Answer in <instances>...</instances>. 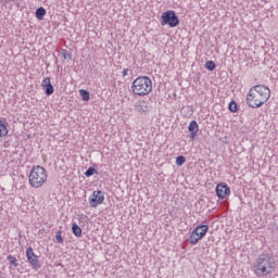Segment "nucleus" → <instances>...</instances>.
Masks as SVG:
<instances>
[{"instance_id": "nucleus-25", "label": "nucleus", "mask_w": 278, "mask_h": 278, "mask_svg": "<svg viewBox=\"0 0 278 278\" xmlns=\"http://www.w3.org/2000/svg\"><path fill=\"white\" fill-rule=\"evenodd\" d=\"M5 1V3H8L9 1H16V0H4Z\"/></svg>"}, {"instance_id": "nucleus-20", "label": "nucleus", "mask_w": 278, "mask_h": 278, "mask_svg": "<svg viewBox=\"0 0 278 278\" xmlns=\"http://www.w3.org/2000/svg\"><path fill=\"white\" fill-rule=\"evenodd\" d=\"M7 260L12 264V266H18V260H16L12 254H9Z\"/></svg>"}, {"instance_id": "nucleus-23", "label": "nucleus", "mask_w": 278, "mask_h": 278, "mask_svg": "<svg viewBox=\"0 0 278 278\" xmlns=\"http://www.w3.org/2000/svg\"><path fill=\"white\" fill-rule=\"evenodd\" d=\"M55 238L58 244H62V242H64V238H62V230L56 231Z\"/></svg>"}, {"instance_id": "nucleus-14", "label": "nucleus", "mask_w": 278, "mask_h": 278, "mask_svg": "<svg viewBox=\"0 0 278 278\" xmlns=\"http://www.w3.org/2000/svg\"><path fill=\"white\" fill-rule=\"evenodd\" d=\"M35 15L38 21H45V16H47V10L40 7L36 10Z\"/></svg>"}, {"instance_id": "nucleus-24", "label": "nucleus", "mask_w": 278, "mask_h": 278, "mask_svg": "<svg viewBox=\"0 0 278 278\" xmlns=\"http://www.w3.org/2000/svg\"><path fill=\"white\" fill-rule=\"evenodd\" d=\"M128 73H129V70L127 68L123 70L122 72L123 77H127Z\"/></svg>"}, {"instance_id": "nucleus-26", "label": "nucleus", "mask_w": 278, "mask_h": 278, "mask_svg": "<svg viewBox=\"0 0 278 278\" xmlns=\"http://www.w3.org/2000/svg\"><path fill=\"white\" fill-rule=\"evenodd\" d=\"M0 278H3V273L0 271Z\"/></svg>"}, {"instance_id": "nucleus-11", "label": "nucleus", "mask_w": 278, "mask_h": 278, "mask_svg": "<svg viewBox=\"0 0 278 278\" xmlns=\"http://www.w3.org/2000/svg\"><path fill=\"white\" fill-rule=\"evenodd\" d=\"M41 86L42 88H45L47 97H51V94H53L54 89L53 85L51 84V78H45L41 83Z\"/></svg>"}, {"instance_id": "nucleus-21", "label": "nucleus", "mask_w": 278, "mask_h": 278, "mask_svg": "<svg viewBox=\"0 0 278 278\" xmlns=\"http://www.w3.org/2000/svg\"><path fill=\"white\" fill-rule=\"evenodd\" d=\"M176 164H177V166H184V164H186V156H184V155L177 156Z\"/></svg>"}, {"instance_id": "nucleus-16", "label": "nucleus", "mask_w": 278, "mask_h": 278, "mask_svg": "<svg viewBox=\"0 0 278 278\" xmlns=\"http://www.w3.org/2000/svg\"><path fill=\"white\" fill-rule=\"evenodd\" d=\"M79 94H80L83 101H90V91H88L86 89H80Z\"/></svg>"}, {"instance_id": "nucleus-8", "label": "nucleus", "mask_w": 278, "mask_h": 278, "mask_svg": "<svg viewBox=\"0 0 278 278\" xmlns=\"http://www.w3.org/2000/svg\"><path fill=\"white\" fill-rule=\"evenodd\" d=\"M26 257H27V262H28V264H30L31 268H34L35 270H38V268H40V261H38V255H36V253H34L33 248H27Z\"/></svg>"}, {"instance_id": "nucleus-13", "label": "nucleus", "mask_w": 278, "mask_h": 278, "mask_svg": "<svg viewBox=\"0 0 278 278\" xmlns=\"http://www.w3.org/2000/svg\"><path fill=\"white\" fill-rule=\"evenodd\" d=\"M8 127H10L8 119L7 118L0 119V138H5V136H8L9 134Z\"/></svg>"}, {"instance_id": "nucleus-5", "label": "nucleus", "mask_w": 278, "mask_h": 278, "mask_svg": "<svg viewBox=\"0 0 278 278\" xmlns=\"http://www.w3.org/2000/svg\"><path fill=\"white\" fill-rule=\"evenodd\" d=\"M207 231H210L208 225L197 226L195 229H193L189 236L190 244H198L199 240H203V238H205Z\"/></svg>"}, {"instance_id": "nucleus-15", "label": "nucleus", "mask_w": 278, "mask_h": 278, "mask_svg": "<svg viewBox=\"0 0 278 278\" xmlns=\"http://www.w3.org/2000/svg\"><path fill=\"white\" fill-rule=\"evenodd\" d=\"M72 231L76 238H81V228L77 223L72 224Z\"/></svg>"}, {"instance_id": "nucleus-17", "label": "nucleus", "mask_w": 278, "mask_h": 278, "mask_svg": "<svg viewBox=\"0 0 278 278\" xmlns=\"http://www.w3.org/2000/svg\"><path fill=\"white\" fill-rule=\"evenodd\" d=\"M61 55L63 60H68V61L73 60V54H71V52H68V50L66 49L61 50Z\"/></svg>"}, {"instance_id": "nucleus-3", "label": "nucleus", "mask_w": 278, "mask_h": 278, "mask_svg": "<svg viewBox=\"0 0 278 278\" xmlns=\"http://www.w3.org/2000/svg\"><path fill=\"white\" fill-rule=\"evenodd\" d=\"M131 91L137 97H147V94H151L153 91V81L149 76H139L132 81Z\"/></svg>"}, {"instance_id": "nucleus-7", "label": "nucleus", "mask_w": 278, "mask_h": 278, "mask_svg": "<svg viewBox=\"0 0 278 278\" xmlns=\"http://www.w3.org/2000/svg\"><path fill=\"white\" fill-rule=\"evenodd\" d=\"M105 201V194L101 190H96L89 198L90 207H99Z\"/></svg>"}, {"instance_id": "nucleus-12", "label": "nucleus", "mask_w": 278, "mask_h": 278, "mask_svg": "<svg viewBox=\"0 0 278 278\" xmlns=\"http://www.w3.org/2000/svg\"><path fill=\"white\" fill-rule=\"evenodd\" d=\"M188 129H189V138L191 140H194V138H197V134H199V124L197 123V121H191L189 126H188Z\"/></svg>"}, {"instance_id": "nucleus-19", "label": "nucleus", "mask_w": 278, "mask_h": 278, "mask_svg": "<svg viewBox=\"0 0 278 278\" xmlns=\"http://www.w3.org/2000/svg\"><path fill=\"white\" fill-rule=\"evenodd\" d=\"M85 175L87 177H92V175H99V172L94 167H89L86 172Z\"/></svg>"}, {"instance_id": "nucleus-18", "label": "nucleus", "mask_w": 278, "mask_h": 278, "mask_svg": "<svg viewBox=\"0 0 278 278\" xmlns=\"http://www.w3.org/2000/svg\"><path fill=\"white\" fill-rule=\"evenodd\" d=\"M228 110L232 113H236L238 112V103L236 101H231L229 104H228Z\"/></svg>"}, {"instance_id": "nucleus-22", "label": "nucleus", "mask_w": 278, "mask_h": 278, "mask_svg": "<svg viewBox=\"0 0 278 278\" xmlns=\"http://www.w3.org/2000/svg\"><path fill=\"white\" fill-rule=\"evenodd\" d=\"M205 68H207V71H214L216 68V63H214V61H207L205 63Z\"/></svg>"}, {"instance_id": "nucleus-10", "label": "nucleus", "mask_w": 278, "mask_h": 278, "mask_svg": "<svg viewBox=\"0 0 278 278\" xmlns=\"http://www.w3.org/2000/svg\"><path fill=\"white\" fill-rule=\"evenodd\" d=\"M135 108L139 114H147L148 112H151V105H149V102L144 100H139Z\"/></svg>"}, {"instance_id": "nucleus-1", "label": "nucleus", "mask_w": 278, "mask_h": 278, "mask_svg": "<svg viewBox=\"0 0 278 278\" xmlns=\"http://www.w3.org/2000/svg\"><path fill=\"white\" fill-rule=\"evenodd\" d=\"M270 99V88L265 85H256L250 88L247 96V104L253 110L262 108Z\"/></svg>"}, {"instance_id": "nucleus-9", "label": "nucleus", "mask_w": 278, "mask_h": 278, "mask_svg": "<svg viewBox=\"0 0 278 278\" xmlns=\"http://www.w3.org/2000/svg\"><path fill=\"white\" fill-rule=\"evenodd\" d=\"M215 192L218 197V199H225L226 197H229L231 194V189L227 184L220 182L216 186Z\"/></svg>"}, {"instance_id": "nucleus-4", "label": "nucleus", "mask_w": 278, "mask_h": 278, "mask_svg": "<svg viewBox=\"0 0 278 278\" xmlns=\"http://www.w3.org/2000/svg\"><path fill=\"white\" fill-rule=\"evenodd\" d=\"M47 169L40 165H37L33 166L28 176V180L31 188H42V186L47 184Z\"/></svg>"}, {"instance_id": "nucleus-2", "label": "nucleus", "mask_w": 278, "mask_h": 278, "mask_svg": "<svg viewBox=\"0 0 278 278\" xmlns=\"http://www.w3.org/2000/svg\"><path fill=\"white\" fill-rule=\"evenodd\" d=\"M253 268L256 277H268V275L275 273V268H277V261H275V256H273V254L263 253L256 258Z\"/></svg>"}, {"instance_id": "nucleus-6", "label": "nucleus", "mask_w": 278, "mask_h": 278, "mask_svg": "<svg viewBox=\"0 0 278 278\" xmlns=\"http://www.w3.org/2000/svg\"><path fill=\"white\" fill-rule=\"evenodd\" d=\"M179 16H177V13L173 10H168L164 12L161 16V25L164 27L165 25H168V27H177L179 25Z\"/></svg>"}]
</instances>
